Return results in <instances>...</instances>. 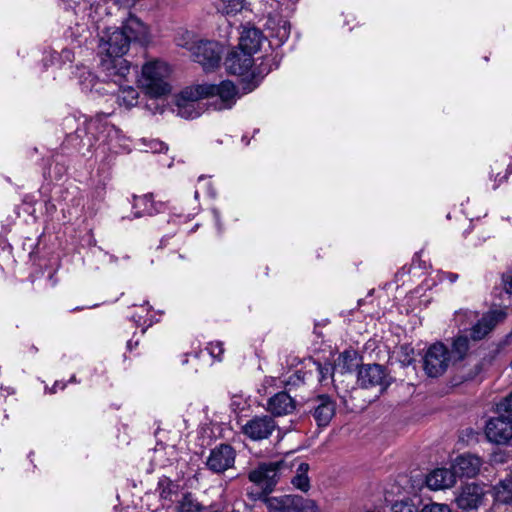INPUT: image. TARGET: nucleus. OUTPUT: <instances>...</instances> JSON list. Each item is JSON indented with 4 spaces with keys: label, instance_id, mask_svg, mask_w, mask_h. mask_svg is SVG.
<instances>
[{
    "label": "nucleus",
    "instance_id": "obj_13",
    "mask_svg": "<svg viewBox=\"0 0 512 512\" xmlns=\"http://www.w3.org/2000/svg\"><path fill=\"white\" fill-rule=\"evenodd\" d=\"M308 406L318 426H327L335 415L336 403L326 394L309 400Z\"/></svg>",
    "mask_w": 512,
    "mask_h": 512
},
{
    "label": "nucleus",
    "instance_id": "obj_22",
    "mask_svg": "<svg viewBox=\"0 0 512 512\" xmlns=\"http://www.w3.org/2000/svg\"><path fill=\"white\" fill-rule=\"evenodd\" d=\"M189 87L181 91L177 98V114L185 119H194L200 116V111L197 109V101L200 98L190 97L191 95L185 94Z\"/></svg>",
    "mask_w": 512,
    "mask_h": 512
},
{
    "label": "nucleus",
    "instance_id": "obj_16",
    "mask_svg": "<svg viewBox=\"0 0 512 512\" xmlns=\"http://www.w3.org/2000/svg\"><path fill=\"white\" fill-rule=\"evenodd\" d=\"M132 208L134 217L140 218L161 213L165 205L162 202L154 201L153 194L147 193L142 196L133 195Z\"/></svg>",
    "mask_w": 512,
    "mask_h": 512
},
{
    "label": "nucleus",
    "instance_id": "obj_37",
    "mask_svg": "<svg viewBox=\"0 0 512 512\" xmlns=\"http://www.w3.org/2000/svg\"><path fill=\"white\" fill-rule=\"evenodd\" d=\"M66 383L62 381H56L51 388H46L50 394H55L58 390H64Z\"/></svg>",
    "mask_w": 512,
    "mask_h": 512
},
{
    "label": "nucleus",
    "instance_id": "obj_33",
    "mask_svg": "<svg viewBox=\"0 0 512 512\" xmlns=\"http://www.w3.org/2000/svg\"><path fill=\"white\" fill-rule=\"evenodd\" d=\"M391 510L392 512H419L418 507L410 500L394 503Z\"/></svg>",
    "mask_w": 512,
    "mask_h": 512
},
{
    "label": "nucleus",
    "instance_id": "obj_1",
    "mask_svg": "<svg viewBox=\"0 0 512 512\" xmlns=\"http://www.w3.org/2000/svg\"><path fill=\"white\" fill-rule=\"evenodd\" d=\"M285 464L283 461L258 464V500L263 502L268 512H317V506L311 499L299 495L268 496L279 481Z\"/></svg>",
    "mask_w": 512,
    "mask_h": 512
},
{
    "label": "nucleus",
    "instance_id": "obj_21",
    "mask_svg": "<svg viewBox=\"0 0 512 512\" xmlns=\"http://www.w3.org/2000/svg\"><path fill=\"white\" fill-rule=\"evenodd\" d=\"M267 410L277 416L287 415L295 410V401L288 393L279 392L269 398Z\"/></svg>",
    "mask_w": 512,
    "mask_h": 512
},
{
    "label": "nucleus",
    "instance_id": "obj_5",
    "mask_svg": "<svg viewBox=\"0 0 512 512\" xmlns=\"http://www.w3.org/2000/svg\"><path fill=\"white\" fill-rule=\"evenodd\" d=\"M185 94L194 98L213 99L209 103L214 110L231 109L236 103L238 90L230 80H223L219 84L203 83L189 87Z\"/></svg>",
    "mask_w": 512,
    "mask_h": 512
},
{
    "label": "nucleus",
    "instance_id": "obj_34",
    "mask_svg": "<svg viewBox=\"0 0 512 512\" xmlns=\"http://www.w3.org/2000/svg\"><path fill=\"white\" fill-rule=\"evenodd\" d=\"M497 410L512 419V392L497 405Z\"/></svg>",
    "mask_w": 512,
    "mask_h": 512
},
{
    "label": "nucleus",
    "instance_id": "obj_18",
    "mask_svg": "<svg viewBox=\"0 0 512 512\" xmlns=\"http://www.w3.org/2000/svg\"><path fill=\"white\" fill-rule=\"evenodd\" d=\"M482 460L473 454H462L458 456L453 464L457 476L472 478L475 477L481 468Z\"/></svg>",
    "mask_w": 512,
    "mask_h": 512
},
{
    "label": "nucleus",
    "instance_id": "obj_35",
    "mask_svg": "<svg viewBox=\"0 0 512 512\" xmlns=\"http://www.w3.org/2000/svg\"><path fill=\"white\" fill-rule=\"evenodd\" d=\"M419 512H451V510L447 504L432 502L424 505Z\"/></svg>",
    "mask_w": 512,
    "mask_h": 512
},
{
    "label": "nucleus",
    "instance_id": "obj_15",
    "mask_svg": "<svg viewBox=\"0 0 512 512\" xmlns=\"http://www.w3.org/2000/svg\"><path fill=\"white\" fill-rule=\"evenodd\" d=\"M484 496L483 486L470 483L461 489L455 501L459 509L468 512L478 509L484 501Z\"/></svg>",
    "mask_w": 512,
    "mask_h": 512
},
{
    "label": "nucleus",
    "instance_id": "obj_25",
    "mask_svg": "<svg viewBox=\"0 0 512 512\" xmlns=\"http://www.w3.org/2000/svg\"><path fill=\"white\" fill-rule=\"evenodd\" d=\"M179 484L169 477L162 476L157 483V491L161 499L172 501L179 492Z\"/></svg>",
    "mask_w": 512,
    "mask_h": 512
},
{
    "label": "nucleus",
    "instance_id": "obj_39",
    "mask_svg": "<svg viewBox=\"0 0 512 512\" xmlns=\"http://www.w3.org/2000/svg\"><path fill=\"white\" fill-rule=\"evenodd\" d=\"M248 479L250 480V482L256 483V469L249 471Z\"/></svg>",
    "mask_w": 512,
    "mask_h": 512
},
{
    "label": "nucleus",
    "instance_id": "obj_3",
    "mask_svg": "<svg viewBox=\"0 0 512 512\" xmlns=\"http://www.w3.org/2000/svg\"><path fill=\"white\" fill-rule=\"evenodd\" d=\"M242 31L239 43L233 47L224 58V68L227 74L239 77H255L254 54L256 53V25L247 21L240 26Z\"/></svg>",
    "mask_w": 512,
    "mask_h": 512
},
{
    "label": "nucleus",
    "instance_id": "obj_40",
    "mask_svg": "<svg viewBox=\"0 0 512 512\" xmlns=\"http://www.w3.org/2000/svg\"><path fill=\"white\" fill-rule=\"evenodd\" d=\"M403 365H410L413 362V358L409 356L408 353H406L405 357L401 360Z\"/></svg>",
    "mask_w": 512,
    "mask_h": 512
},
{
    "label": "nucleus",
    "instance_id": "obj_29",
    "mask_svg": "<svg viewBox=\"0 0 512 512\" xmlns=\"http://www.w3.org/2000/svg\"><path fill=\"white\" fill-rule=\"evenodd\" d=\"M275 427L276 424L270 416L258 418V440L267 438Z\"/></svg>",
    "mask_w": 512,
    "mask_h": 512
},
{
    "label": "nucleus",
    "instance_id": "obj_2",
    "mask_svg": "<svg viewBox=\"0 0 512 512\" xmlns=\"http://www.w3.org/2000/svg\"><path fill=\"white\" fill-rule=\"evenodd\" d=\"M130 41L119 28H107L100 39L99 77L102 81H119L130 72V65L123 56Z\"/></svg>",
    "mask_w": 512,
    "mask_h": 512
},
{
    "label": "nucleus",
    "instance_id": "obj_11",
    "mask_svg": "<svg viewBox=\"0 0 512 512\" xmlns=\"http://www.w3.org/2000/svg\"><path fill=\"white\" fill-rule=\"evenodd\" d=\"M235 456V450L231 445L221 443L210 450L205 464L211 472L221 474L233 467Z\"/></svg>",
    "mask_w": 512,
    "mask_h": 512
},
{
    "label": "nucleus",
    "instance_id": "obj_31",
    "mask_svg": "<svg viewBox=\"0 0 512 512\" xmlns=\"http://www.w3.org/2000/svg\"><path fill=\"white\" fill-rule=\"evenodd\" d=\"M222 13L230 15L240 12L244 7V0H222Z\"/></svg>",
    "mask_w": 512,
    "mask_h": 512
},
{
    "label": "nucleus",
    "instance_id": "obj_41",
    "mask_svg": "<svg viewBox=\"0 0 512 512\" xmlns=\"http://www.w3.org/2000/svg\"><path fill=\"white\" fill-rule=\"evenodd\" d=\"M448 277H449V280H450L451 282H454V281H456V280H457L458 275H457V274H454V273H449V274H448Z\"/></svg>",
    "mask_w": 512,
    "mask_h": 512
},
{
    "label": "nucleus",
    "instance_id": "obj_14",
    "mask_svg": "<svg viewBox=\"0 0 512 512\" xmlns=\"http://www.w3.org/2000/svg\"><path fill=\"white\" fill-rule=\"evenodd\" d=\"M485 434L490 442L506 444L512 439V419L504 415L491 418L486 424Z\"/></svg>",
    "mask_w": 512,
    "mask_h": 512
},
{
    "label": "nucleus",
    "instance_id": "obj_9",
    "mask_svg": "<svg viewBox=\"0 0 512 512\" xmlns=\"http://www.w3.org/2000/svg\"><path fill=\"white\" fill-rule=\"evenodd\" d=\"M451 360L450 352L443 343L431 345L423 358V368L429 377H438L448 368Z\"/></svg>",
    "mask_w": 512,
    "mask_h": 512
},
{
    "label": "nucleus",
    "instance_id": "obj_38",
    "mask_svg": "<svg viewBox=\"0 0 512 512\" xmlns=\"http://www.w3.org/2000/svg\"><path fill=\"white\" fill-rule=\"evenodd\" d=\"M76 122L75 117H66L63 121V125L65 128H72Z\"/></svg>",
    "mask_w": 512,
    "mask_h": 512
},
{
    "label": "nucleus",
    "instance_id": "obj_10",
    "mask_svg": "<svg viewBox=\"0 0 512 512\" xmlns=\"http://www.w3.org/2000/svg\"><path fill=\"white\" fill-rule=\"evenodd\" d=\"M232 410L237 414V424L244 435L252 441H256V415H252L250 403L242 396H233L231 402Z\"/></svg>",
    "mask_w": 512,
    "mask_h": 512
},
{
    "label": "nucleus",
    "instance_id": "obj_4",
    "mask_svg": "<svg viewBox=\"0 0 512 512\" xmlns=\"http://www.w3.org/2000/svg\"><path fill=\"white\" fill-rule=\"evenodd\" d=\"M289 23L278 15H269L262 31L258 29V53L263 52L258 66V77L266 76L272 69L278 67L275 48L280 47L289 37Z\"/></svg>",
    "mask_w": 512,
    "mask_h": 512
},
{
    "label": "nucleus",
    "instance_id": "obj_28",
    "mask_svg": "<svg viewBox=\"0 0 512 512\" xmlns=\"http://www.w3.org/2000/svg\"><path fill=\"white\" fill-rule=\"evenodd\" d=\"M469 350V339L467 336H458L452 343L451 358L456 361L464 359Z\"/></svg>",
    "mask_w": 512,
    "mask_h": 512
},
{
    "label": "nucleus",
    "instance_id": "obj_12",
    "mask_svg": "<svg viewBox=\"0 0 512 512\" xmlns=\"http://www.w3.org/2000/svg\"><path fill=\"white\" fill-rule=\"evenodd\" d=\"M358 383L363 388L380 387L384 391L390 384V377L379 364L363 365L358 371Z\"/></svg>",
    "mask_w": 512,
    "mask_h": 512
},
{
    "label": "nucleus",
    "instance_id": "obj_17",
    "mask_svg": "<svg viewBox=\"0 0 512 512\" xmlns=\"http://www.w3.org/2000/svg\"><path fill=\"white\" fill-rule=\"evenodd\" d=\"M505 317V313L502 311H491L482 316L481 319L475 323L470 330V337L474 341L483 339L496 324L502 321Z\"/></svg>",
    "mask_w": 512,
    "mask_h": 512
},
{
    "label": "nucleus",
    "instance_id": "obj_46",
    "mask_svg": "<svg viewBox=\"0 0 512 512\" xmlns=\"http://www.w3.org/2000/svg\"><path fill=\"white\" fill-rule=\"evenodd\" d=\"M70 383H76L77 382V379L76 377L73 375L70 380H69Z\"/></svg>",
    "mask_w": 512,
    "mask_h": 512
},
{
    "label": "nucleus",
    "instance_id": "obj_43",
    "mask_svg": "<svg viewBox=\"0 0 512 512\" xmlns=\"http://www.w3.org/2000/svg\"><path fill=\"white\" fill-rule=\"evenodd\" d=\"M242 142H243L245 145H249V144H250V139H248L246 136H243V137H242Z\"/></svg>",
    "mask_w": 512,
    "mask_h": 512
},
{
    "label": "nucleus",
    "instance_id": "obj_26",
    "mask_svg": "<svg viewBox=\"0 0 512 512\" xmlns=\"http://www.w3.org/2000/svg\"><path fill=\"white\" fill-rule=\"evenodd\" d=\"M205 510L206 507L191 492L184 493L177 504V512H205Z\"/></svg>",
    "mask_w": 512,
    "mask_h": 512
},
{
    "label": "nucleus",
    "instance_id": "obj_24",
    "mask_svg": "<svg viewBox=\"0 0 512 512\" xmlns=\"http://www.w3.org/2000/svg\"><path fill=\"white\" fill-rule=\"evenodd\" d=\"M494 498L502 504H508L512 501V475H508L494 486Z\"/></svg>",
    "mask_w": 512,
    "mask_h": 512
},
{
    "label": "nucleus",
    "instance_id": "obj_47",
    "mask_svg": "<svg viewBox=\"0 0 512 512\" xmlns=\"http://www.w3.org/2000/svg\"><path fill=\"white\" fill-rule=\"evenodd\" d=\"M116 2H119L120 0H115Z\"/></svg>",
    "mask_w": 512,
    "mask_h": 512
},
{
    "label": "nucleus",
    "instance_id": "obj_20",
    "mask_svg": "<svg viewBox=\"0 0 512 512\" xmlns=\"http://www.w3.org/2000/svg\"><path fill=\"white\" fill-rule=\"evenodd\" d=\"M119 29L125 32L126 38H128L130 43H142L147 39L148 30L146 25L134 15L130 14Z\"/></svg>",
    "mask_w": 512,
    "mask_h": 512
},
{
    "label": "nucleus",
    "instance_id": "obj_7",
    "mask_svg": "<svg viewBox=\"0 0 512 512\" xmlns=\"http://www.w3.org/2000/svg\"><path fill=\"white\" fill-rule=\"evenodd\" d=\"M101 127L102 123L99 119L84 120L77 125L74 132L67 133L63 145L83 154L85 151L89 152L99 139Z\"/></svg>",
    "mask_w": 512,
    "mask_h": 512
},
{
    "label": "nucleus",
    "instance_id": "obj_30",
    "mask_svg": "<svg viewBox=\"0 0 512 512\" xmlns=\"http://www.w3.org/2000/svg\"><path fill=\"white\" fill-rule=\"evenodd\" d=\"M313 365L318 373L319 382L323 383L328 378L332 377L334 368L330 362L321 363L313 361Z\"/></svg>",
    "mask_w": 512,
    "mask_h": 512
},
{
    "label": "nucleus",
    "instance_id": "obj_6",
    "mask_svg": "<svg viewBox=\"0 0 512 512\" xmlns=\"http://www.w3.org/2000/svg\"><path fill=\"white\" fill-rule=\"evenodd\" d=\"M167 67L159 61L148 62L143 65L138 83L152 97L158 98L170 93L171 87L165 81Z\"/></svg>",
    "mask_w": 512,
    "mask_h": 512
},
{
    "label": "nucleus",
    "instance_id": "obj_32",
    "mask_svg": "<svg viewBox=\"0 0 512 512\" xmlns=\"http://www.w3.org/2000/svg\"><path fill=\"white\" fill-rule=\"evenodd\" d=\"M206 349L213 359H215L217 361H222V357H223V354L225 351L223 342H221V341L210 342Z\"/></svg>",
    "mask_w": 512,
    "mask_h": 512
},
{
    "label": "nucleus",
    "instance_id": "obj_45",
    "mask_svg": "<svg viewBox=\"0 0 512 512\" xmlns=\"http://www.w3.org/2000/svg\"><path fill=\"white\" fill-rule=\"evenodd\" d=\"M82 309H83V307H79V306H77V307H75V308L71 309V312L80 311V310H82Z\"/></svg>",
    "mask_w": 512,
    "mask_h": 512
},
{
    "label": "nucleus",
    "instance_id": "obj_8",
    "mask_svg": "<svg viewBox=\"0 0 512 512\" xmlns=\"http://www.w3.org/2000/svg\"><path fill=\"white\" fill-rule=\"evenodd\" d=\"M179 45L190 50L193 60L199 63L204 71L210 72L220 66L223 46L219 42L205 40L190 46H188V43Z\"/></svg>",
    "mask_w": 512,
    "mask_h": 512
},
{
    "label": "nucleus",
    "instance_id": "obj_19",
    "mask_svg": "<svg viewBox=\"0 0 512 512\" xmlns=\"http://www.w3.org/2000/svg\"><path fill=\"white\" fill-rule=\"evenodd\" d=\"M457 475L454 468H437L426 478L427 486L432 490H442L452 487L456 483Z\"/></svg>",
    "mask_w": 512,
    "mask_h": 512
},
{
    "label": "nucleus",
    "instance_id": "obj_36",
    "mask_svg": "<svg viewBox=\"0 0 512 512\" xmlns=\"http://www.w3.org/2000/svg\"><path fill=\"white\" fill-rule=\"evenodd\" d=\"M503 283L506 292L512 294V268L503 275Z\"/></svg>",
    "mask_w": 512,
    "mask_h": 512
},
{
    "label": "nucleus",
    "instance_id": "obj_42",
    "mask_svg": "<svg viewBox=\"0 0 512 512\" xmlns=\"http://www.w3.org/2000/svg\"><path fill=\"white\" fill-rule=\"evenodd\" d=\"M248 496L252 501H256V494H254L253 491L248 492Z\"/></svg>",
    "mask_w": 512,
    "mask_h": 512
},
{
    "label": "nucleus",
    "instance_id": "obj_44",
    "mask_svg": "<svg viewBox=\"0 0 512 512\" xmlns=\"http://www.w3.org/2000/svg\"><path fill=\"white\" fill-rule=\"evenodd\" d=\"M127 347H128V349H129V350H132V348H133V344H132V341H131V340H129V341L127 342Z\"/></svg>",
    "mask_w": 512,
    "mask_h": 512
},
{
    "label": "nucleus",
    "instance_id": "obj_23",
    "mask_svg": "<svg viewBox=\"0 0 512 512\" xmlns=\"http://www.w3.org/2000/svg\"><path fill=\"white\" fill-rule=\"evenodd\" d=\"M127 75L119 81H112L113 83L119 86L117 101L121 106H125L126 108H131L137 104L138 92L132 86L124 87L122 85L123 80H125Z\"/></svg>",
    "mask_w": 512,
    "mask_h": 512
},
{
    "label": "nucleus",
    "instance_id": "obj_27",
    "mask_svg": "<svg viewBox=\"0 0 512 512\" xmlns=\"http://www.w3.org/2000/svg\"><path fill=\"white\" fill-rule=\"evenodd\" d=\"M309 464L302 462L296 469V474L292 477L291 483L295 488L302 492H307L310 489V479L308 477Z\"/></svg>",
    "mask_w": 512,
    "mask_h": 512
}]
</instances>
